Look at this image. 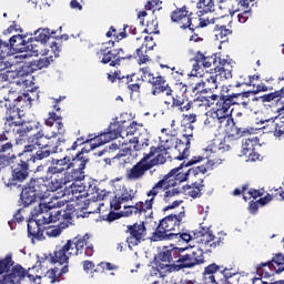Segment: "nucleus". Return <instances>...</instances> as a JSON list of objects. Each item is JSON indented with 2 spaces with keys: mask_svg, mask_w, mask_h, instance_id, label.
<instances>
[{
  "mask_svg": "<svg viewBox=\"0 0 284 284\" xmlns=\"http://www.w3.org/2000/svg\"><path fill=\"white\" fill-rule=\"evenodd\" d=\"M28 236L31 239L32 243H34V239L37 241H43L45 237L43 236V229H41V224H37V222H32V220H30L28 222Z\"/></svg>",
  "mask_w": 284,
  "mask_h": 284,
  "instance_id": "37",
  "label": "nucleus"
},
{
  "mask_svg": "<svg viewBox=\"0 0 284 284\" xmlns=\"http://www.w3.org/2000/svg\"><path fill=\"white\" fill-rule=\"evenodd\" d=\"M197 8V14L201 17V14H207V12L214 11V1L212 0H199L196 3Z\"/></svg>",
  "mask_w": 284,
  "mask_h": 284,
  "instance_id": "42",
  "label": "nucleus"
},
{
  "mask_svg": "<svg viewBox=\"0 0 284 284\" xmlns=\"http://www.w3.org/2000/svg\"><path fill=\"white\" fill-rule=\"evenodd\" d=\"M136 122H132L125 130H116L115 125L109 128V132L102 133L99 136L94 138V142L91 143V150H97L100 145H105V143H110V141H114V139H125V136H134L136 133Z\"/></svg>",
  "mask_w": 284,
  "mask_h": 284,
  "instance_id": "12",
  "label": "nucleus"
},
{
  "mask_svg": "<svg viewBox=\"0 0 284 284\" xmlns=\"http://www.w3.org/2000/svg\"><path fill=\"white\" fill-rule=\"evenodd\" d=\"M232 34V31L225 27H220L219 29L215 30V41H219L220 43H225L227 42V37Z\"/></svg>",
  "mask_w": 284,
  "mask_h": 284,
  "instance_id": "46",
  "label": "nucleus"
},
{
  "mask_svg": "<svg viewBox=\"0 0 284 284\" xmlns=\"http://www.w3.org/2000/svg\"><path fill=\"white\" fill-rule=\"evenodd\" d=\"M123 49H110V47H104L98 52L99 57H102L101 63H110L112 68L119 65L121 63V59H125V57L121 55Z\"/></svg>",
  "mask_w": 284,
  "mask_h": 284,
  "instance_id": "26",
  "label": "nucleus"
},
{
  "mask_svg": "<svg viewBox=\"0 0 284 284\" xmlns=\"http://www.w3.org/2000/svg\"><path fill=\"white\" fill-rule=\"evenodd\" d=\"M70 156L53 159L47 170V180L43 178L31 179L20 195L24 207L32 205L37 199H48L50 192L63 189V180L70 170Z\"/></svg>",
  "mask_w": 284,
  "mask_h": 284,
  "instance_id": "1",
  "label": "nucleus"
},
{
  "mask_svg": "<svg viewBox=\"0 0 284 284\" xmlns=\"http://www.w3.org/2000/svg\"><path fill=\"white\" fill-rule=\"evenodd\" d=\"M128 232L130 235L126 239V243L131 250L132 247H136V245L143 243V241H145V236H148V230L143 222L129 225Z\"/></svg>",
  "mask_w": 284,
  "mask_h": 284,
  "instance_id": "22",
  "label": "nucleus"
},
{
  "mask_svg": "<svg viewBox=\"0 0 284 284\" xmlns=\"http://www.w3.org/2000/svg\"><path fill=\"white\" fill-rule=\"evenodd\" d=\"M30 79H32V75L26 70V67L11 65L10 70L0 73V85L3 81H8L11 85L28 88L30 85Z\"/></svg>",
  "mask_w": 284,
  "mask_h": 284,
  "instance_id": "13",
  "label": "nucleus"
},
{
  "mask_svg": "<svg viewBox=\"0 0 284 284\" xmlns=\"http://www.w3.org/2000/svg\"><path fill=\"white\" fill-rule=\"evenodd\" d=\"M191 17L192 12L187 11V8L183 7L172 12L171 20L173 21V23H179L180 28H182L183 30H186V28H189L190 30H192V32H194V28H196V26L192 23Z\"/></svg>",
  "mask_w": 284,
  "mask_h": 284,
  "instance_id": "24",
  "label": "nucleus"
},
{
  "mask_svg": "<svg viewBox=\"0 0 284 284\" xmlns=\"http://www.w3.org/2000/svg\"><path fill=\"white\" fill-rule=\"evenodd\" d=\"M200 161H203V158L201 156H194L187 162L181 163L178 168L171 170L166 175L163 176L162 181H169L171 185H169L166 189L162 190H170V187H176L179 183H183V181H187V176H190V173L186 171H182L183 168H190V165H194L195 163H200Z\"/></svg>",
  "mask_w": 284,
  "mask_h": 284,
  "instance_id": "15",
  "label": "nucleus"
},
{
  "mask_svg": "<svg viewBox=\"0 0 284 284\" xmlns=\"http://www.w3.org/2000/svg\"><path fill=\"white\" fill-rule=\"evenodd\" d=\"M176 129H173L170 131V133H166V135H161L160 136V148H162V150L164 152H168V150H171V148H174L175 143H179V140L176 139Z\"/></svg>",
  "mask_w": 284,
  "mask_h": 284,
  "instance_id": "36",
  "label": "nucleus"
},
{
  "mask_svg": "<svg viewBox=\"0 0 284 284\" xmlns=\"http://www.w3.org/2000/svg\"><path fill=\"white\" fill-rule=\"evenodd\" d=\"M270 201H272V195L267 194L266 196L261 197L257 202L251 203L248 205V211L251 212V214H256V212H258V203L260 205H267Z\"/></svg>",
  "mask_w": 284,
  "mask_h": 284,
  "instance_id": "47",
  "label": "nucleus"
},
{
  "mask_svg": "<svg viewBox=\"0 0 284 284\" xmlns=\"http://www.w3.org/2000/svg\"><path fill=\"white\" fill-rule=\"evenodd\" d=\"M59 268H51L47 272L45 278H49L51 283H57V274Z\"/></svg>",
  "mask_w": 284,
  "mask_h": 284,
  "instance_id": "61",
  "label": "nucleus"
},
{
  "mask_svg": "<svg viewBox=\"0 0 284 284\" xmlns=\"http://www.w3.org/2000/svg\"><path fill=\"white\" fill-rule=\"evenodd\" d=\"M237 19H239L240 23H245L247 21V19H250V11L244 10L242 13H239Z\"/></svg>",
  "mask_w": 284,
  "mask_h": 284,
  "instance_id": "64",
  "label": "nucleus"
},
{
  "mask_svg": "<svg viewBox=\"0 0 284 284\" xmlns=\"http://www.w3.org/2000/svg\"><path fill=\"white\" fill-rule=\"evenodd\" d=\"M21 85L11 84L8 89V97L4 98V101H9V103H17V99L21 97Z\"/></svg>",
  "mask_w": 284,
  "mask_h": 284,
  "instance_id": "44",
  "label": "nucleus"
},
{
  "mask_svg": "<svg viewBox=\"0 0 284 284\" xmlns=\"http://www.w3.org/2000/svg\"><path fill=\"white\" fill-rule=\"evenodd\" d=\"M246 94V92H242L224 95L216 102L215 106H213L211 111L217 116L220 123L230 125V121H232V110H230V108H232V105H236L240 97H245Z\"/></svg>",
  "mask_w": 284,
  "mask_h": 284,
  "instance_id": "11",
  "label": "nucleus"
},
{
  "mask_svg": "<svg viewBox=\"0 0 284 284\" xmlns=\"http://www.w3.org/2000/svg\"><path fill=\"white\" fill-rule=\"evenodd\" d=\"M92 194H97V185L89 182L85 184L72 183L68 192V195H62L61 199H65V203H72V207L77 210H88L90 207V199Z\"/></svg>",
  "mask_w": 284,
  "mask_h": 284,
  "instance_id": "6",
  "label": "nucleus"
},
{
  "mask_svg": "<svg viewBox=\"0 0 284 284\" xmlns=\"http://www.w3.org/2000/svg\"><path fill=\"white\" fill-rule=\"evenodd\" d=\"M90 163V160L85 156H82L81 153H78L77 156L72 160L70 165V171L64 175L63 187L68 183H73V181H83L85 179V165Z\"/></svg>",
  "mask_w": 284,
  "mask_h": 284,
  "instance_id": "14",
  "label": "nucleus"
},
{
  "mask_svg": "<svg viewBox=\"0 0 284 284\" xmlns=\"http://www.w3.org/2000/svg\"><path fill=\"white\" fill-rule=\"evenodd\" d=\"M49 116L55 121V128L57 132H52V134H49L52 136L51 139H57V143H65V126H63V123L61 122V116L57 115V113H49Z\"/></svg>",
  "mask_w": 284,
  "mask_h": 284,
  "instance_id": "32",
  "label": "nucleus"
},
{
  "mask_svg": "<svg viewBox=\"0 0 284 284\" xmlns=\"http://www.w3.org/2000/svg\"><path fill=\"white\" fill-rule=\"evenodd\" d=\"M245 134V131L239 129L237 126H232L231 132H229V139H241Z\"/></svg>",
  "mask_w": 284,
  "mask_h": 284,
  "instance_id": "59",
  "label": "nucleus"
},
{
  "mask_svg": "<svg viewBox=\"0 0 284 284\" xmlns=\"http://www.w3.org/2000/svg\"><path fill=\"white\" fill-rule=\"evenodd\" d=\"M44 143H51V146H37L39 150H36V161H43V159H48L50 154L63 152V149H61V143H57V138L44 140Z\"/></svg>",
  "mask_w": 284,
  "mask_h": 284,
  "instance_id": "28",
  "label": "nucleus"
},
{
  "mask_svg": "<svg viewBox=\"0 0 284 284\" xmlns=\"http://www.w3.org/2000/svg\"><path fill=\"white\" fill-rule=\"evenodd\" d=\"M11 51L12 49L10 47V43L0 39V61H2V59H6V57H10Z\"/></svg>",
  "mask_w": 284,
  "mask_h": 284,
  "instance_id": "54",
  "label": "nucleus"
},
{
  "mask_svg": "<svg viewBox=\"0 0 284 284\" xmlns=\"http://www.w3.org/2000/svg\"><path fill=\"white\" fill-rule=\"evenodd\" d=\"M185 248L174 247V246H164L156 255L158 272H162L163 274H172L173 271H165L163 265H176V261H179V256L183 254Z\"/></svg>",
  "mask_w": 284,
  "mask_h": 284,
  "instance_id": "17",
  "label": "nucleus"
},
{
  "mask_svg": "<svg viewBox=\"0 0 284 284\" xmlns=\"http://www.w3.org/2000/svg\"><path fill=\"white\" fill-rule=\"evenodd\" d=\"M256 145H258V138L253 136L246 139L242 142V154H248V156H252V154L256 150Z\"/></svg>",
  "mask_w": 284,
  "mask_h": 284,
  "instance_id": "41",
  "label": "nucleus"
},
{
  "mask_svg": "<svg viewBox=\"0 0 284 284\" xmlns=\"http://www.w3.org/2000/svg\"><path fill=\"white\" fill-rule=\"evenodd\" d=\"M12 178L3 176L2 181L7 187H12V185H17V183H23L30 173L28 172V163L24 161H20L17 164L11 166Z\"/></svg>",
  "mask_w": 284,
  "mask_h": 284,
  "instance_id": "21",
  "label": "nucleus"
},
{
  "mask_svg": "<svg viewBox=\"0 0 284 284\" xmlns=\"http://www.w3.org/2000/svg\"><path fill=\"white\" fill-rule=\"evenodd\" d=\"M65 202V197H57L53 195L51 201L40 203L31 211V221L36 222L38 225H48L61 221L63 215L61 214V210H57V207H63Z\"/></svg>",
  "mask_w": 284,
  "mask_h": 284,
  "instance_id": "5",
  "label": "nucleus"
},
{
  "mask_svg": "<svg viewBox=\"0 0 284 284\" xmlns=\"http://www.w3.org/2000/svg\"><path fill=\"white\" fill-rule=\"evenodd\" d=\"M257 125H261L263 130H267L274 136H283L284 134V122L281 121L277 116L271 119H262L256 122Z\"/></svg>",
  "mask_w": 284,
  "mask_h": 284,
  "instance_id": "25",
  "label": "nucleus"
},
{
  "mask_svg": "<svg viewBox=\"0 0 284 284\" xmlns=\"http://www.w3.org/2000/svg\"><path fill=\"white\" fill-rule=\"evenodd\" d=\"M204 125L206 128H216V126L221 128V125H224V124L219 120V116L215 115L214 112L211 110L205 114Z\"/></svg>",
  "mask_w": 284,
  "mask_h": 284,
  "instance_id": "43",
  "label": "nucleus"
},
{
  "mask_svg": "<svg viewBox=\"0 0 284 284\" xmlns=\"http://www.w3.org/2000/svg\"><path fill=\"white\" fill-rule=\"evenodd\" d=\"M65 230V225H57V226H48L44 232L49 239H57V236H61V232Z\"/></svg>",
  "mask_w": 284,
  "mask_h": 284,
  "instance_id": "48",
  "label": "nucleus"
},
{
  "mask_svg": "<svg viewBox=\"0 0 284 284\" xmlns=\"http://www.w3.org/2000/svg\"><path fill=\"white\" fill-rule=\"evenodd\" d=\"M230 277H232V274H230L227 270H224L223 273L215 275L214 282L211 284H230V281L227 280Z\"/></svg>",
  "mask_w": 284,
  "mask_h": 284,
  "instance_id": "52",
  "label": "nucleus"
},
{
  "mask_svg": "<svg viewBox=\"0 0 284 284\" xmlns=\"http://www.w3.org/2000/svg\"><path fill=\"white\" fill-rule=\"evenodd\" d=\"M183 219H185L184 210L179 214H171L162 219L155 232H153L152 241H165L168 236L170 239V233L168 234V232H179L181 230Z\"/></svg>",
  "mask_w": 284,
  "mask_h": 284,
  "instance_id": "10",
  "label": "nucleus"
},
{
  "mask_svg": "<svg viewBox=\"0 0 284 284\" xmlns=\"http://www.w3.org/2000/svg\"><path fill=\"white\" fill-rule=\"evenodd\" d=\"M8 43L11 49L13 48V50H17L18 52H28L29 57H39V44L33 40L26 42L21 34L11 37Z\"/></svg>",
  "mask_w": 284,
  "mask_h": 284,
  "instance_id": "20",
  "label": "nucleus"
},
{
  "mask_svg": "<svg viewBox=\"0 0 284 284\" xmlns=\"http://www.w3.org/2000/svg\"><path fill=\"white\" fill-rule=\"evenodd\" d=\"M203 187H205V185H203V181L200 183L195 182L191 185L184 186V192L187 196H191L192 199H199V196L203 194Z\"/></svg>",
  "mask_w": 284,
  "mask_h": 284,
  "instance_id": "40",
  "label": "nucleus"
},
{
  "mask_svg": "<svg viewBox=\"0 0 284 284\" xmlns=\"http://www.w3.org/2000/svg\"><path fill=\"white\" fill-rule=\"evenodd\" d=\"M234 68V61L230 59V57H220L219 58V65L214 68L215 75L220 81L223 79H232V70Z\"/></svg>",
  "mask_w": 284,
  "mask_h": 284,
  "instance_id": "27",
  "label": "nucleus"
},
{
  "mask_svg": "<svg viewBox=\"0 0 284 284\" xmlns=\"http://www.w3.org/2000/svg\"><path fill=\"white\" fill-rule=\"evenodd\" d=\"M194 136V125L186 124L183 133V140H179V145L175 149L179 150L180 154L176 156L178 161H183L190 156V141Z\"/></svg>",
  "mask_w": 284,
  "mask_h": 284,
  "instance_id": "23",
  "label": "nucleus"
},
{
  "mask_svg": "<svg viewBox=\"0 0 284 284\" xmlns=\"http://www.w3.org/2000/svg\"><path fill=\"white\" fill-rule=\"evenodd\" d=\"M88 241H90V235L85 234L82 237L75 239V242L71 240L67 241L62 246H57L53 263H59V265H65L70 256H77V254H83V248L88 246Z\"/></svg>",
  "mask_w": 284,
  "mask_h": 284,
  "instance_id": "8",
  "label": "nucleus"
},
{
  "mask_svg": "<svg viewBox=\"0 0 284 284\" xmlns=\"http://www.w3.org/2000/svg\"><path fill=\"white\" fill-rule=\"evenodd\" d=\"M185 103V99L181 98V95L175 94L171 97V101H164V104L170 109L181 108Z\"/></svg>",
  "mask_w": 284,
  "mask_h": 284,
  "instance_id": "50",
  "label": "nucleus"
},
{
  "mask_svg": "<svg viewBox=\"0 0 284 284\" xmlns=\"http://www.w3.org/2000/svg\"><path fill=\"white\" fill-rule=\"evenodd\" d=\"M152 149H154L155 152L153 153L152 158L146 160V163L149 164V168H151V170L156 165H163V163L168 161V158H166L168 152L163 150V146H158V148L152 146L150 149V152H152Z\"/></svg>",
  "mask_w": 284,
  "mask_h": 284,
  "instance_id": "31",
  "label": "nucleus"
},
{
  "mask_svg": "<svg viewBox=\"0 0 284 284\" xmlns=\"http://www.w3.org/2000/svg\"><path fill=\"white\" fill-rule=\"evenodd\" d=\"M149 83H151L153 87L152 94L154 97H156V94H161L162 92H165L166 97H172V89H170V85L163 77H152V79H149Z\"/></svg>",
  "mask_w": 284,
  "mask_h": 284,
  "instance_id": "29",
  "label": "nucleus"
},
{
  "mask_svg": "<svg viewBox=\"0 0 284 284\" xmlns=\"http://www.w3.org/2000/svg\"><path fill=\"white\" fill-rule=\"evenodd\" d=\"M140 72H142V75H141V81H150V79H152V73L150 72V68H142L140 69Z\"/></svg>",
  "mask_w": 284,
  "mask_h": 284,
  "instance_id": "62",
  "label": "nucleus"
},
{
  "mask_svg": "<svg viewBox=\"0 0 284 284\" xmlns=\"http://www.w3.org/2000/svg\"><path fill=\"white\" fill-rule=\"evenodd\" d=\"M161 192H164L163 195V201L165 203H170L171 199H174V196H179V194H181V190H179L178 187L172 186L166 189V190H162ZM160 192V194H161Z\"/></svg>",
  "mask_w": 284,
  "mask_h": 284,
  "instance_id": "49",
  "label": "nucleus"
},
{
  "mask_svg": "<svg viewBox=\"0 0 284 284\" xmlns=\"http://www.w3.org/2000/svg\"><path fill=\"white\" fill-rule=\"evenodd\" d=\"M263 103H276L277 112L283 114L284 110V88L275 92L264 94L261 97Z\"/></svg>",
  "mask_w": 284,
  "mask_h": 284,
  "instance_id": "30",
  "label": "nucleus"
},
{
  "mask_svg": "<svg viewBox=\"0 0 284 284\" xmlns=\"http://www.w3.org/2000/svg\"><path fill=\"white\" fill-rule=\"evenodd\" d=\"M284 272V254L277 253L273 255L268 262L257 264L256 273L263 278H270L274 274H282Z\"/></svg>",
  "mask_w": 284,
  "mask_h": 284,
  "instance_id": "16",
  "label": "nucleus"
},
{
  "mask_svg": "<svg viewBox=\"0 0 284 284\" xmlns=\"http://www.w3.org/2000/svg\"><path fill=\"white\" fill-rule=\"evenodd\" d=\"M14 159V155H6V154H1L0 155V170L1 168H6V165H8L12 160Z\"/></svg>",
  "mask_w": 284,
  "mask_h": 284,
  "instance_id": "60",
  "label": "nucleus"
},
{
  "mask_svg": "<svg viewBox=\"0 0 284 284\" xmlns=\"http://www.w3.org/2000/svg\"><path fill=\"white\" fill-rule=\"evenodd\" d=\"M32 105V97L29 93H20L16 102H13V108L7 109V120L4 122V131L7 134H14L17 144L23 141L24 136H28L37 124L34 122H21V115L19 114V108H30Z\"/></svg>",
  "mask_w": 284,
  "mask_h": 284,
  "instance_id": "3",
  "label": "nucleus"
},
{
  "mask_svg": "<svg viewBox=\"0 0 284 284\" xmlns=\"http://www.w3.org/2000/svg\"><path fill=\"white\" fill-rule=\"evenodd\" d=\"M219 270H221V266L216 264H210L209 266H206L203 273V283L204 284L214 283V278L219 276Z\"/></svg>",
  "mask_w": 284,
  "mask_h": 284,
  "instance_id": "39",
  "label": "nucleus"
},
{
  "mask_svg": "<svg viewBox=\"0 0 284 284\" xmlns=\"http://www.w3.org/2000/svg\"><path fill=\"white\" fill-rule=\"evenodd\" d=\"M154 152H156V149H151L149 153H144V156L132 169L126 171L125 176L128 181H141L145 176V172L151 170L148 161L154 156Z\"/></svg>",
  "mask_w": 284,
  "mask_h": 284,
  "instance_id": "19",
  "label": "nucleus"
},
{
  "mask_svg": "<svg viewBox=\"0 0 284 284\" xmlns=\"http://www.w3.org/2000/svg\"><path fill=\"white\" fill-rule=\"evenodd\" d=\"M194 94H207V89H205V80H202L193 87Z\"/></svg>",
  "mask_w": 284,
  "mask_h": 284,
  "instance_id": "58",
  "label": "nucleus"
},
{
  "mask_svg": "<svg viewBox=\"0 0 284 284\" xmlns=\"http://www.w3.org/2000/svg\"><path fill=\"white\" fill-rule=\"evenodd\" d=\"M115 196L111 200V210H122V207H128V203L136 196V191L125 187L123 184L114 185Z\"/></svg>",
  "mask_w": 284,
  "mask_h": 284,
  "instance_id": "18",
  "label": "nucleus"
},
{
  "mask_svg": "<svg viewBox=\"0 0 284 284\" xmlns=\"http://www.w3.org/2000/svg\"><path fill=\"white\" fill-rule=\"evenodd\" d=\"M52 136L49 134L44 135L43 131H38L36 134L30 135L27 139L28 144L24 145L21 153H19V163L23 161L24 163H37V148H52V143L45 141H50Z\"/></svg>",
  "mask_w": 284,
  "mask_h": 284,
  "instance_id": "9",
  "label": "nucleus"
},
{
  "mask_svg": "<svg viewBox=\"0 0 284 284\" xmlns=\"http://www.w3.org/2000/svg\"><path fill=\"white\" fill-rule=\"evenodd\" d=\"M34 39H31L30 41H34L36 45H38L39 54L42 57H45L48 54V51H42L44 43H48V39H50V31L48 29H39L36 31Z\"/></svg>",
  "mask_w": 284,
  "mask_h": 284,
  "instance_id": "34",
  "label": "nucleus"
},
{
  "mask_svg": "<svg viewBox=\"0 0 284 284\" xmlns=\"http://www.w3.org/2000/svg\"><path fill=\"white\" fill-rule=\"evenodd\" d=\"M254 0H222L224 6L229 8L230 14H235V12H240L242 10H247L250 8V3Z\"/></svg>",
  "mask_w": 284,
  "mask_h": 284,
  "instance_id": "33",
  "label": "nucleus"
},
{
  "mask_svg": "<svg viewBox=\"0 0 284 284\" xmlns=\"http://www.w3.org/2000/svg\"><path fill=\"white\" fill-rule=\"evenodd\" d=\"M48 65H50L49 58H42L31 63L32 70H43V68H48Z\"/></svg>",
  "mask_w": 284,
  "mask_h": 284,
  "instance_id": "55",
  "label": "nucleus"
},
{
  "mask_svg": "<svg viewBox=\"0 0 284 284\" xmlns=\"http://www.w3.org/2000/svg\"><path fill=\"white\" fill-rule=\"evenodd\" d=\"M136 54L139 57V63H148V61H150V58L145 54H143V47L140 49H136Z\"/></svg>",
  "mask_w": 284,
  "mask_h": 284,
  "instance_id": "63",
  "label": "nucleus"
},
{
  "mask_svg": "<svg viewBox=\"0 0 284 284\" xmlns=\"http://www.w3.org/2000/svg\"><path fill=\"white\" fill-rule=\"evenodd\" d=\"M219 81H220L219 75L216 73L205 77L204 79L205 90L207 92H212V90H216V88H219Z\"/></svg>",
  "mask_w": 284,
  "mask_h": 284,
  "instance_id": "45",
  "label": "nucleus"
},
{
  "mask_svg": "<svg viewBox=\"0 0 284 284\" xmlns=\"http://www.w3.org/2000/svg\"><path fill=\"white\" fill-rule=\"evenodd\" d=\"M11 51L12 49L10 47V43L0 39V61H2V59H6V57H10Z\"/></svg>",
  "mask_w": 284,
  "mask_h": 284,
  "instance_id": "53",
  "label": "nucleus"
},
{
  "mask_svg": "<svg viewBox=\"0 0 284 284\" xmlns=\"http://www.w3.org/2000/svg\"><path fill=\"white\" fill-rule=\"evenodd\" d=\"M221 160L211 159L207 160L206 165L187 169V174H193V176H196L197 174H205L207 170H212L214 165H221Z\"/></svg>",
  "mask_w": 284,
  "mask_h": 284,
  "instance_id": "38",
  "label": "nucleus"
},
{
  "mask_svg": "<svg viewBox=\"0 0 284 284\" xmlns=\"http://www.w3.org/2000/svg\"><path fill=\"white\" fill-rule=\"evenodd\" d=\"M148 138H143V136H135L133 139L129 140V146L125 148V153H121L118 156H125L128 154V152H130L133 148V150H135V152H140V150H143L144 148H148Z\"/></svg>",
  "mask_w": 284,
  "mask_h": 284,
  "instance_id": "35",
  "label": "nucleus"
},
{
  "mask_svg": "<svg viewBox=\"0 0 284 284\" xmlns=\"http://www.w3.org/2000/svg\"><path fill=\"white\" fill-rule=\"evenodd\" d=\"M12 256L7 255L6 258L0 260V284H41V276L26 274V270L21 265L12 267ZM8 272H10L8 274Z\"/></svg>",
  "mask_w": 284,
  "mask_h": 284,
  "instance_id": "4",
  "label": "nucleus"
},
{
  "mask_svg": "<svg viewBox=\"0 0 284 284\" xmlns=\"http://www.w3.org/2000/svg\"><path fill=\"white\" fill-rule=\"evenodd\" d=\"M172 182L168 181V179L160 180L158 183L153 185V187L146 193L150 200H146L144 203L139 202L135 205H128L123 207L124 211H121L123 216H132V214H142V212H148V210H152V205H154V199L161 194L162 190L170 187Z\"/></svg>",
  "mask_w": 284,
  "mask_h": 284,
  "instance_id": "7",
  "label": "nucleus"
},
{
  "mask_svg": "<svg viewBox=\"0 0 284 284\" xmlns=\"http://www.w3.org/2000/svg\"><path fill=\"white\" fill-rule=\"evenodd\" d=\"M225 150H230V146L225 145V143H220L219 146H216V145L207 146L205 150L206 159H210V153L216 154V152L221 153V152H225Z\"/></svg>",
  "mask_w": 284,
  "mask_h": 284,
  "instance_id": "51",
  "label": "nucleus"
},
{
  "mask_svg": "<svg viewBox=\"0 0 284 284\" xmlns=\"http://www.w3.org/2000/svg\"><path fill=\"white\" fill-rule=\"evenodd\" d=\"M199 57V63L200 65H203V68H212V63L216 65V58L211 57V58H205L203 55H197Z\"/></svg>",
  "mask_w": 284,
  "mask_h": 284,
  "instance_id": "56",
  "label": "nucleus"
},
{
  "mask_svg": "<svg viewBox=\"0 0 284 284\" xmlns=\"http://www.w3.org/2000/svg\"><path fill=\"white\" fill-rule=\"evenodd\" d=\"M196 243L199 246L180 247L183 250L180 256L173 265H162V270L166 272H181V270H190L196 267V265H203L205 263V252H212V250L219 247L223 243V239L216 240L214 233L210 227H202L199 231Z\"/></svg>",
  "mask_w": 284,
  "mask_h": 284,
  "instance_id": "2",
  "label": "nucleus"
},
{
  "mask_svg": "<svg viewBox=\"0 0 284 284\" xmlns=\"http://www.w3.org/2000/svg\"><path fill=\"white\" fill-rule=\"evenodd\" d=\"M170 239H179L184 243H190V241H193V237L190 233H181V232L170 233Z\"/></svg>",
  "mask_w": 284,
  "mask_h": 284,
  "instance_id": "57",
  "label": "nucleus"
}]
</instances>
